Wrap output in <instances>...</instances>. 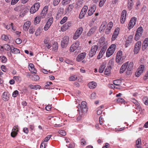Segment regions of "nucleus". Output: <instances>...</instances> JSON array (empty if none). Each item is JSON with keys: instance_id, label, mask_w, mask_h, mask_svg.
<instances>
[{"instance_id": "f257e3e1", "label": "nucleus", "mask_w": 148, "mask_h": 148, "mask_svg": "<svg viewBox=\"0 0 148 148\" xmlns=\"http://www.w3.org/2000/svg\"><path fill=\"white\" fill-rule=\"evenodd\" d=\"M113 25V23L111 21L110 22L108 25L106 21H103V22L100 27V29L102 31L106 29L105 33L106 34H108L110 33Z\"/></svg>"}, {"instance_id": "f03ea898", "label": "nucleus", "mask_w": 148, "mask_h": 148, "mask_svg": "<svg viewBox=\"0 0 148 148\" xmlns=\"http://www.w3.org/2000/svg\"><path fill=\"white\" fill-rule=\"evenodd\" d=\"M116 47V45L112 44L108 48L106 52V56L109 57L111 56L114 53Z\"/></svg>"}, {"instance_id": "7ed1b4c3", "label": "nucleus", "mask_w": 148, "mask_h": 148, "mask_svg": "<svg viewBox=\"0 0 148 148\" xmlns=\"http://www.w3.org/2000/svg\"><path fill=\"white\" fill-rule=\"evenodd\" d=\"M69 37L67 36H64L62 38L61 42L62 48H64L67 47L69 43Z\"/></svg>"}, {"instance_id": "20e7f679", "label": "nucleus", "mask_w": 148, "mask_h": 148, "mask_svg": "<svg viewBox=\"0 0 148 148\" xmlns=\"http://www.w3.org/2000/svg\"><path fill=\"white\" fill-rule=\"evenodd\" d=\"M143 32V29L142 27H139L137 29L135 36L134 39L136 41L138 40L142 35Z\"/></svg>"}, {"instance_id": "39448f33", "label": "nucleus", "mask_w": 148, "mask_h": 148, "mask_svg": "<svg viewBox=\"0 0 148 148\" xmlns=\"http://www.w3.org/2000/svg\"><path fill=\"white\" fill-rule=\"evenodd\" d=\"M98 46L96 45L92 46L90 49L89 53V56L91 58L93 57L96 54Z\"/></svg>"}, {"instance_id": "423d86ee", "label": "nucleus", "mask_w": 148, "mask_h": 148, "mask_svg": "<svg viewBox=\"0 0 148 148\" xmlns=\"http://www.w3.org/2000/svg\"><path fill=\"white\" fill-rule=\"evenodd\" d=\"M51 121H52L53 120H54L55 121V122H53V124L54 125L55 127H60L62 125V121L58 117H56V118L53 119V117H52L51 119Z\"/></svg>"}, {"instance_id": "0eeeda50", "label": "nucleus", "mask_w": 148, "mask_h": 148, "mask_svg": "<svg viewBox=\"0 0 148 148\" xmlns=\"http://www.w3.org/2000/svg\"><path fill=\"white\" fill-rule=\"evenodd\" d=\"M83 30L82 27L79 28L75 32L73 37V39L74 40L77 39L82 34Z\"/></svg>"}, {"instance_id": "6e6552de", "label": "nucleus", "mask_w": 148, "mask_h": 148, "mask_svg": "<svg viewBox=\"0 0 148 148\" xmlns=\"http://www.w3.org/2000/svg\"><path fill=\"white\" fill-rule=\"evenodd\" d=\"M40 7V3L38 2L35 3L32 7L30 10L31 13L33 14L36 12L39 9Z\"/></svg>"}, {"instance_id": "1a4fd4ad", "label": "nucleus", "mask_w": 148, "mask_h": 148, "mask_svg": "<svg viewBox=\"0 0 148 148\" xmlns=\"http://www.w3.org/2000/svg\"><path fill=\"white\" fill-rule=\"evenodd\" d=\"M136 18L135 17L132 18L128 24V28L129 30H130L136 24Z\"/></svg>"}, {"instance_id": "9d476101", "label": "nucleus", "mask_w": 148, "mask_h": 148, "mask_svg": "<svg viewBox=\"0 0 148 148\" xmlns=\"http://www.w3.org/2000/svg\"><path fill=\"white\" fill-rule=\"evenodd\" d=\"M141 42L140 41L137 42L135 44L134 49V52L137 54L139 52L141 47Z\"/></svg>"}, {"instance_id": "9b49d317", "label": "nucleus", "mask_w": 148, "mask_h": 148, "mask_svg": "<svg viewBox=\"0 0 148 148\" xmlns=\"http://www.w3.org/2000/svg\"><path fill=\"white\" fill-rule=\"evenodd\" d=\"M144 68V66L143 65H140L136 72L135 75L136 76L138 77L139 76L143 73Z\"/></svg>"}, {"instance_id": "f8f14e48", "label": "nucleus", "mask_w": 148, "mask_h": 148, "mask_svg": "<svg viewBox=\"0 0 148 148\" xmlns=\"http://www.w3.org/2000/svg\"><path fill=\"white\" fill-rule=\"evenodd\" d=\"M127 14V11L125 10H123L121 13L120 19L121 23L122 24H123L125 20Z\"/></svg>"}, {"instance_id": "ddd939ff", "label": "nucleus", "mask_w": 148, "mask_h": 148, "mask_svg": "<svg viewBox=\"0 0 148 148\" xmlns=\"http://www.w3.org/2000/svg\"><path fill=\"white\" fill-rule=\"evenodd\" d=\"M79 42L78 41H76L74 43L71 47L70 49V51L73 52L76 50L79 47Z\"/></svg>"}, {"instance_id": "4468645a", "label": "nucleus", "mask_w": 148, "mask_h": 148, "mask_svg": "<svg viewBox=\"0 0 148 148\" xmlns=\"http://www.w3.org/2000/svg\"><path fill=\"white\" fill-rule=\"evenodd\" d=\"M48 8V7L47 6H46L44 7L40 16L41 18H43L45 17L47 13Z\"/></svg>"}, {"instance_id": "2eb2a0df", "label": "nucleus", "mask_w": 148, "mask_h": 148, "mask_svg": "<svg viewBox=\"0 0 148 148\" xmlns=\"http://www.w3.org/2000/svg\"><path fill=\"white\" fill-rule=\"evenodd\" d=\"M97 7L96 5H93L89 8L88 11V16L92 15L95 12L96 9Z\"/></svg>"}, {"instance_id": "dca6fc26", "label": "nucleus", "mask_w": 148, "mask_h": 148, "mask_svg": "<svg viewBox=\"0 0 148 148\" xmlns=\"http://www.w3.org/2000/svg\"><path fill=\"white\" fill-rule=\"evenodd\" d=\"M122 52L121 51H119L117 53L116 58V61L117 63L119 62L121 60Z\"/></svg>"}, {"instance_id": "f3484780", "label": "nucleus", "mask_w": 148, "mask_h": 148, "mask_svg": "<svg viewBox=\"0 0 148 148\" xmlns=\"http://www.w3.org/2000/svg\"><path fill=\"white\" fill-rule=\"evenodd\" d=\"M86 103L85 101L82 102L81 106V110L83 112H86L87 111L88 108L86 106Z\"/></svg>"}, {"instance_id": "a211bd4d", "label": "nucleus", "mask_w": 148, "mask_h": 148, "mask_svg": "<svg viewBox=\"0 0 148 148\" xmlns=\"http://www.w3.org/2000/svg\"><path fill=\"white\" fill-rule=\"evenodd\" d=\"M86 54L85 52H83L79 54L76 58V60L78 62H80L83 60L86 57Z\"/></svg>"}, {"instance_id": "6ab92c4d", "label": "nucleus", "mask_w": 148, "mask_h": 148, "mask_svg": "<svg viewBox=\"0 0 148 148\" xmlns=\"http://www.w3.org/2000/svg\"><path fill=\"white\" fill-rule=\"evenodd\" d=\"M71 25V23L69 22L66 23L62 27L61 29V31L62 32L65 31L68 29Z\"/></svg>"}, {"instance_id": "aec40b11", "label": "nucleus", "mask_w": 148, "mask_h": 148, "mask_svg": "<svg viewBox=\"0 0 148 148\" xmlns=\"http://www.w3.org/2000/svg\"><path fill=\"white\" fill-rule=\"evenodd\" d=\"M97 29V27L96 26L92 27L87 33V36H91L94 33Z\"/></svg>"}, {"instance_id": "412c9836", "label": "nucleus", "mask_w": 148, "mask_h": 148, "mask_svg": "<svg viewBox=\"0 0 148 148\" xmlns=\"http://www.w3.org/2000/svg\"><path fill=\"white\" fill-rule=\"evenodd\" d=\"M133 63L132 62H130L127 66V70L129 72L127 71V75L130 74L131 73V71L133 67Z\"/></svg>"}, {"instance_id": "4be33fe9", "label": "nucleus", "mask_w": 148, "mask_h": 148, "mask_svg": "<svg viewBox=\"0 0 148 148\" xmlns=\"http://www.w3.org/2000/svg\"><path fill=\"white\" fill-rule=\"evenodd\" d=\"M119 33V29L117 28L115 29L112 36L111 38L112 40L114 41L115 40L116 38H117Z\"/></svg>"}, {"instance_id": "5701e85b", "label": "nucleus", "mask_w": 148, "mask_h": 148, "mask_svg": "<svg viewBox=\"0 0 148 148\" xmlns=\"http://www.w3.org/2000/svg\"><path fill=\"white\" fill-rule=\"evenodd\" d=\"M34 65L32 63H30L29 64L28 68L29 70L32 73L36 74V71L34 67Z\"/></svg>"}, {"instance_id": "b1692460", "label": "nucleus", "mask_w": 148, "mask_h": 148, "mask_svg": "<svg viewBox=\"0 0 148 148\" xmlns=\"http://www.w3.org/2000/svg\"><path fill=\"white\" fill-rule=\"evenodd\" d=\"M10 96L9 94L7 92H4L2 95L3 100L5 101H7L9 99Z\"/></svg>"}, {"instance_id": "393cba45", "label": "nucleus", "mask_w": 148, "mask_h": 148, "mask_svg": "<svg viewBox=\"0 0 148 148\" xmlns=\"http://www.w3.org/2000/svg\"><path fill=\"white\" fill-rule=\"evenodd\" d=\"M128 62H127L124 64L121 67L120 70V73H123L127 69V66L128 65Z\"/></svg>"}, {"instance_id": "a878e982", "label": "nucleus", "mask_w": 148, "mask_h": 148, "mask_svg": "<svg viewBox=\"0 0 148 148\" xmlns=\"http://www.w3.org/2000/svg\"><path fill=\"white\" fill-rule=\"evenodd\" d=\"M132 36H130L127 38L125 44V47H127L130 45L132 42Z\"/></svg>"}, {"instance_id": "bb28decb", "label": "nucleus", "mask_w": 148, "mask_h": 148, "mask_svg": "<svg viewBox=\"0 0 148 148\" xmlns=\"http://www.w3.org/2000/svg\"><path fill=\"white\" fill-rule=\"evenodd\" d=\"M148 46V38H147L144 40L142 45V48L145 49Z\"/></svg>"}, {"instance_id": "cd10ccee", "label": "nucleus", "mask_w": 148, "mask_h": 148, "mask_svg": "<svg viewBox=\"0 0 148 148\" xmlns=\"http://www.w3.org/2000/svg\"><path fill=\"white\" fill-rule=\"evenodd\" d=\"M30 22L29 21H27L25 23L23 27L24 30L25 31H27L30 25Z\"/></svg>"}, {"instance_id": "c85d7f7f", "label": "nucleus", "mask_w": 148, "mask_h": 148, "mask_svg": "<svg viewBox=\"0 0 148 148\" xmlns=\"http://www.w3.org/2000/svg\"><path fill=\"white\" fill-rule=\"evenodd\" d=\"M88 86L90 89H94L96 87L97 84L94 82H91L88 84Z\"/></svg>"}, {"instance_id": "c756f323", "label": "nucleus", "mask_w": 148, "mask_h": 148, "mask_svg": "<svg viewBox=\"0 0 148 148\" xmlns=\"http://www.w3.org/2000/svg\"><path fill=\"white\" fill-rule=\"evenodd\" d=\"M11 52L12 53L17 54L20 53V51L18 49L13 47L11 48Z\"/></svg>"}, {"instance_id": "7c9ffc66", "label": "nucleus", "mask_w": 148, "mask_h": 148, "mask_svg": "<svg viewBox=\"0 0 148 148\" xmlns=\"http://www.w3.org/2000/svg\"><path fill=\"white\" fill-rule=\"evenodd\" d=\"M73 8V5L70 4L67 8L65 10L66 13H69Z\"/></svg>"}, {"instance_id": "2f4dec72", "label": "nucleus", "mask_w": 148, "mask_h": 148, "mask_svg": "<svg viewBox=\"0 0 148 148\" xmlns=\"http://www.w3.org/2000/svg\"><path fill=\"white\" fill-rule=\"evenodd\" d=\"M106 67V64L104 63H103L100 66L99 69V72L100 73H103L104 70L105 69V68Z\"/></svg>"}, {"instance_id": "473e14b6", "label": "nucleus", "mask_w": 148, "mask_h": 148, "mask_svg": "<svg viewBox=\"0 0 148 148\" xmlns=\"http://www.w3.org/2000/svg\"><path fill=\"white\" fill-rule=\"evenodd\" d=\"M29 86L31 89L34 90L40 89L41 88V86L38 85L34 86L32 84H30L29 85Z\"/></svg>"}, {"instance_id": "72a5a7b5", "label": "nucleus", "mask_w": 148, "mask_h": 148, "mask_svg": "<svg viewBox=\"0 0 148 148\" xmlns=\"http://www.w3.org/2000/svg\"><path fill=\"white\" fill-rule=\"evenodd\" d=\"M111 69V66H108L105 70L104 71V74L106 75H109L110 73Z\"/></svg>"}, {"instance_id": "f704fd0d", "label": "nucleus", "mask_w": 148, "mask_h": 148, "mask_svg": "<svg viewBox=\"0 0 148 148\" xmlns=\"http://www.w3.org/2000/svg\"><path fill=\"white\" fill-rule=\"evenodd\" d=\"M52 47V49L55 52L57 51L58 48V45L57 42H54Z\"/></svg>"}, {"instance_id": "c9c22d12", "label": "nucleus", "mask_w": 148, "mask_h": 148, "mask_svg": "<svg viewBox=\"0 0 148 148\" xmlns=\"http://www.w3.org/2000/svg\"><path fill=\"white\" fill-rule=\"evenodd\" d=\"M0 60L2 63H5L7 61V59L4 56H0Z\"/></svg>"}, {"instance_id": "e433bc0d", "label": "nucleus", "mask_w": 148, "mask_h": 148, "mask_svg": "<svg viewBox=\"0 0 148 148\" xmlns=\"http://www.w3.org/2000/svg\"><path fill=\"white\" fill-rule=\"evenodd\" d=\"M77 78V77L76 75H73L69 78V80L71 81H74Z\"/></svg>"}, {"instance_id": "4c0bfd02", "label": "nucleus", "mask_w": 148, "mask_h": 148, "mask_svg": "<svg viewBox=\"0 0 148 148\" xmlns=\"http://www.w3.org/2000/svg\"><path fill=\"white\" fill-rule=\"evenodd\" d=\"M107 48V47L106 45L103 46L101 49L100 52L104 55L106 51Z\"/></svg>"}, {"instance_id": "58836bf2", "label": "nucleus", "mask_w": 148, "mask_h": 148, "mask_svg": "<svg viewBox=\"0 0 148 148\" xmlns=\"http://www.w3.org/2000/svg\"><path fill=\"white\" fill-rule=\"evenodd\" d=\"M131 101L137 106V107L139 108L140 107L139 103L134 98H131Z\"/></svg>"}, {"instance_id": "ea45409f", "label": "nucleus", "mask_w": 148, "mask_h": 148, "mask_svg": "<svg viewBox=\"0 0 148 148\" xmlns=\"http://www.w3.org/2000/svg\"><path fill=\"white\" fill-rule=\"evenodd\" d=\"M41 18L40 16H36L34 19V23L35 24H38L40 21Z\"/></svg>"}, {"instance_id": "a19ab883", "label": "nucleus", "mask_w": 148, "mask_h": 148, "mask_svg": "<svg viewBox=\"0 0 148 148\" xmlns=\"http://www.w3.org/2000/svg\"><path fill=\"white\" fill-rule=\"evenodd\" d=\"M4 49L7 51H9L11 50V48L12 47H10V46L8 44H5L3 45Z\"/></svg>"}, {"instance_id": "79ce46f5", "label": "nucleus", "mask_w": 148, "mask_h": 148, "mask_svg": "<svg viewBox=\"0 0 148 148\" xmlns=\"http://www.w3.org/2000/svg\"><path fill=\"white\" fill-rule=\"evenodd\" d=\"M45 47L46 50H48L51 48V44L50 42L48 43L47 44H45Z\"/></svg>"}, {"instance_id": "37998d69", "label": "nucleus", "mask_w": 148, "mask_h": 148, "mask_svg": "<svg viewBox=\"0 0 148 148\" xmlns=\"http://www.w3.org/2000/svg\"><path fill=\"white\" fill-rule=\"evenodd\" d=\"M106 0H100L99 5L100 7H101L103 6L106 2Z\"/></svg>"}, {"instance_id": "c03bdc74", "label": "nucleus", "mask_w": 148, "mask_h": 148, "mask_svg": "<svg viewBox=\"0 0 148 148\" xmlns=\"http://www.w3.org/2000/svg\"><path fill=\"white\" fill-rule=\"evenodd\" d=\"M121 81L119 80H116L113 81L114 84L116 86L119 85L121 83Z\"/></svg>"}, {"instance_id": "a18cd8bd", "label": "nucleus", "mask_w": 148, "mask_h": 148, "mask_svg": "<svg viewBox=\"0 0 148 148\" xmlns=\"http://www.w3.org/2000/svg\"><path fill=\"white\" fill-rule=\"evenodd\" d=\"M88 9V7L87 6L85 5L84 6L82 9L81 11L86 14Z\"/></svg>"}, {"instance_id": "49530a36", "label": "nucleus", "mask_w": 148, "mask_h": 148, "mask_svg": "<svg viewBox=\"0 0 148 148\" xmlns=\"http://www.w3.org/2000/svg\"><path fill=\"white\" fill-rule=\"evenodd\" d=\"M32 79L35 81L38 80L39 79V77L38 75H32Z\"/></svg>"}, {"instance_id": "de8ad7c7", "label": "nucleus", "mask_w": 148, "mask_h": 148, "mask_svg": "<svg viewBox=\"0 0 148 148\" xmlns=\"http://www.w3.org/2000/svg\"><path fill=\"white\" fill-rule=\"evenodd\" d=\"M35 29L34 27L33 26H31L30 27L29 32L30 34H33L34 32Z\"/></svg>"}, {"instance_id": "09e8293b", "label": "nucleus", "mask_w": 148, "mask_h": 148, "mask_svg": "<svg viewBox=\"0 0 148 148\" xmlns=\"http://www.w3.org/2000/svg\"><path fill=\"white\" fill-rule=\"evenodd\" d=\"M41 33V29L40 28H38L37 30L36 31L35 35L36 36H38L40 35V33Z\"/></svg>"}, {"instance_id": "8fccbe9b", "label": "nucleus", "mask_w": 148, "mask_h": 148, "mask_svg": "<svg viewBox=\"0 0 148 148\" xmlns=\"http://www.w3.org/2000/svg\"><path fill=\"white\" fill-rule=\"evenodd\" d=\"M61 0H53V4L54 6L57 5L60 3Z\"/></svg>"}, {"instance_id": "3c124183", "label": "nucleus", "mask_w": 148, "mask_h": 148, "mask_svg": "<svg viewBox=\"0 0 148 148\" xmlns=\"http://www.w3.org/2000/svg\"><path fill=\"white\" fill-rule=\"evenodd\" d=\"M71 0H63L62 1V4L64 5H66L69 3Z\"/></svg>"}, {"instance_id": "603ef678", "label": "nucleus", "mask_w": 148, "mask_h": 148, "mask_svg": "<svg viewBox=\"0 0 148 148\" xmlns=\"http://www.w3.org/2000/svg\"><path fill=\"white\" fill-rule=\"evenodd\" d=\"M147 97H144L143 99V101L144 103L146 105H148V101L147 100Z\"/></svg>"}, {"instance_id": "864d4df0", "label": "nucleus", "mask_w": 148, "mask_h": 148, "mask_svg": "<svg viewBox=\"0 0 148 148\" xmlns=\"http://www.w3.org/2000/svg\"><path fill=\"white\" fill-rule=\"evenodd\" d=\"M67 17H64L60 21V23L61 24H62L64 23L67 20Z\"/></svg>"}, {"instance_id": "5fc2aeb1", "label": "nucleus", "mask_w": 148, "mask_h": 148, "mask_svg": "<svg viewBox=\"0 0 148 148\" xmlns=\"http://www.w3.org/2000/svg\"><path fill=\"white\" fill-rule=\"evenodd\" d=\"M141 140L140 138H138L136 142V147H140V144L141 143Z\"/></svg>"}, {"instance_id": "6e6d98bb", "label": "nucleus", "mask_w": 148, "mask_h": 148, "mask_svg": "<svg viewBox=\"0 0 148 148\" xmlns=\"http://www.w3.org/2000/svg\"><path fill=\"white\" fill-rule=\"evenodd\" d=\"M53 22V18L52 17L50 18L48 20L47 22L46 23L47 24L51 25Z\"/></svg>"}, {"instance_id": "4d7b16f0", "label": "nucleus", "mask_w": 148, "mask_h": 148, "mask_svg": "<svg viewBox=\"0 0 148 148\" xmlns=\"http://www.w3.org/2000/svg\"><path fill=\"white\" fill-rule=\"evenodd\" d=\"M1 38L2 40L5 41H7L8 39V36L5 34H3L1 36Z\"/></svg>"}, {"instance_id": "13d9d810", "label": "nucleus", "mask_w": 148, "mask_h": 148, "mask_svg": "<svg viewBox=\"0 0 148 148\" xmlns=\"http://www.w3.org/2000/svg\"><path fill=\"white\" fill-rule=\"evenodd\" d=\"M85 14L81 11L79 15V18L80 19L82 18L84 16Z\"/></svg>"}, {"instance_id": "bf43d9fd", "label": "nucleus", "mask_w": 148, "mask_h": 148, "mask_svg": "<svg viewBox=\"0 0 148 148\" xmlns=\"http://www.w3.org/2000/svg\"><path fill=\"white\" fill-rule=\"evenodd\" d=\"M18 91L17 90L14 91L12 94V96L14 97H16L18 94Z\"/></svg>"}, {"instance_id": "052dcab7", "label": "nucleus", "mask_w": 148, "mask_h": 148, "mask_svg": "<svg viewBox=\"0 0 148 148\" xmlns=\"http://www.w3.org/2000/svg\"><path fill=\"white\" fill-rule=\"evenodd\" d=\"M51 135H48L45 138L43 142H47L51 138Z\"/></svg>"}, {"instance_id": "680f3d73", "label": "nucleus", "mask_w": 148, "mask_h": 148, "mask_svg": "<svg viewBox=\"0 0 148 148\" xmlns=\"http://www.w3.org/2000/svg\"><path fill=\"white\" fill-rule=\"evenodd\" d=\"M51 25L48 24H47V23L45 24L44 28V29L45 31H47V30L50 27Z\"/></svg>"}, {"instance_id": "e2e57ef3", "label": "nucleus", "mask_w": 148, "mask_h": 148, "mask_svg": "<svg viewBox=\"0 0 148 148\" xmlns=\"http://www.w3.org/2000/svg\"><path fill=\"white\" fill-rule=\"evenodd\" d=\"M11 136L13 137H15L17 134V132L15 131H12L11 133Z\"/></svg>"}, {"instance_id": "0e129e2a", "label": "nucleus", "mask_w": 148, "mask_h": 148, "mask_svg": "<svg viewBox=\"0 0 148 148\" xmlns=\"http://www.w3.org/2000/svg\"><path fill=\"white\" fill-rule=\"evenodd\" d=\"M14 80H16L17 82H19L20 81V77H19L15 76L13 78Z\"/></svg>"}, {"instance_id": "69168bd1", "label": "nucleus", "mask_w": 148, "mask_h": 148, "mask_svg": "<svg viewBox=\"0 0 148 148\" xmlns=\"http://www.w3.org/2000/svg\"><path fill=\"white\" fill-rule=\"evenodd\" d=\"M103 55V54L99 52L97 57V59L98 60L100 59L102 57Z\"/></svg>"}, {"instance_id": "338daca9", "label": "nucleus", "mask_w": 148, "mask_h": 148, "mask_svg": "<svg viewBox=\"0 0 148 148\" xmlns=\"http://www.w3.org/2000/svg\"><path fill=\"white\" fill-rule=\"evenodd\" d=\"M59 133L60 134L63 136H64L66 134L64 130H61L59 131Z\"/></svg>"}, {"instance_id": "774afa93", "label": "nucleus", "mask_w": 148, "mask_h": 148, "mask_svg": "<svg viewBox=\"0 0 148 148\" xmlns=\"http://www.w3.org/2000/svg\"><path fill=\"white\" fill-rule=\"evenodd\" d=\"M96 94L94 92L91 95L90 98L92 99H95L96 97Z\"/></svg>"}]
</instances>
